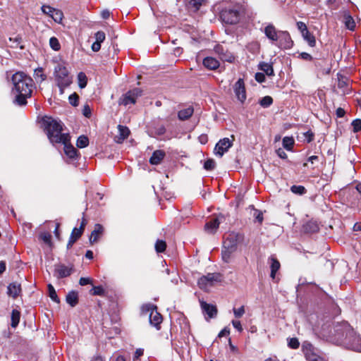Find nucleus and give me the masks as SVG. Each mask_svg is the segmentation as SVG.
<instances>
[{
  "instance_id": "nucleus-1",
  "label": "nucleus",
  "mask_w": 361,
  "mask_h": 361,
  "mask_svg": "<svg viewBox=\"0 0 361 361\" xmlns=\"http://www.w3.org/2000/svg\"><path fill=\"white\" fill-rule=\"evenodd\" d=\"M42 124L47 137L51 144L61 143L64 145V153L71 160H76L79 154L78 150L70 144L69 133H63V123L51 117H44Z\"/></svg>"
},
{
  "instance_id": "nucleus-2",
  "label": "nucleus",
  "mask_w": 361,
  "mask_h": 361,
  "mask_svg": "<svg viewBox=\"0 0 361 361\" xmlns=\"http://www.w3.org/2000/svg\"><path fill=\"white\" fill-rule=\"evenodd\" d=\"M12 92L16 94L14 103L23 106L27 104V99L30 97L34 86L33 80L23 72H16L12 75Z\"/></svg>"
},
{
  "instance_id": "nucleus-3",
  "label": "nucleus",
  "mask_w": 361,
  "mask_h": 361,
  "mask_svg": "<svg viewBox=\"0 0 361 361\" xmlns=\"http://www.w3.org/2000/svg\"><path fill=\"white\" fill-rule=\"evenodd\" d=\"M334 335L336 343L355 351L361 352V338L356 335L346 322L338 324L334 327Z\"/></svg>"
},
{
  "instance_id": "nucleus-4",
  "label": "nucleus",
  "mask_w": 361,
  "mask_h": 361,
  "mask_svg": "<svg viewBox=\"0 0 361 361\" xmlns=\"http://www.w3.org/2000/svg\"><path fill=\"white\" fill-rule=\"evenodd\" d=\"M54 75L61 94L63 93L64 88L71 83L68 71L63 63H59L54 68Z\"/></svg>"
},
{
  "instance_id": "nucleus-5",
  "label": "nucleus",
  "mask_w": 361,
  "mask_h": 361,
  "mask_svg": "<svg viewBox=\"0 0 361 361\" xmlns=\"http://www.w3.org/2000/svg\"><path fill=\"white\" fill-rule=\"evenodd\" d=\"M224 277L220 273H209L200 277L197 284L202 290L208 291L216 283L222 282Z\"/></svg>"
},
{
  "instance_id": "nucleus-6",
  "label": "nucleus",
  "mask_w": 361,
  "mask_h": 361,
  "mask_svg": "<svg viewBox=\"0 0 361 361\" xmlns=\"http://www.w3.org/2000/svg\"><path fill=\"white\" fill-rule=\"evenodd\" d=\"M302 349L307 361H322L325 359V355L308 341L303 342Z\"/></svg>"
},
{
  "instance_id": "nucleus-7",
  "label": "nucleus",
  "mask_w": 361,
  "mask_h": 361,
  "mask_svg": "<svg viewBox=\"0 0 361 361\" xmlns=\"http://www.w3.org/2000/svg\"><path fill=\"white\" fill-rule=\"evenodd\" d=\"M142 311L143 312H149V319L150 324L159 329V325L162 322V317L157 312V306L153 304H145L142 306Z\"/></svg>"
},
{
  "instance_id": "nucleus-8",
  "label": "nucleus",
  "mask_w": 361,
  "mask_h": 361,
  "mask_svg": "<svg viewBox=\"0 0 361 361\" xmlns=\"http://www.w3.org/2000/svg\"><path fill=\"white\" fill-rule=\"evenodd\" d=\"M222 20L228 24H235L239 21L240 12L237 8H226L221 13Z\"/></svg>"
},
{
  "instance_id": "nucleus-9",
  "label": "nucleus",
  "mask_w": 361,
  "mask_h": 361,
  "mask_svg": "<svg viewBox=\"0 0 361 361\" xmlns=\"http://www.w3.org/2000/svg\"><path fill=\"white\" fill-rule=\"evenodd\" d=\"M142 95V90L139 88H135L126 92L121 99V104L125 106L134 104L137 99Z\"/></svg>"
},
{
  "instance_id": "nucleus-10",
  "label": "nucleus",
  "mask_w": 361,
  "mask_h": 361,
  "mask_svg": "<svg viewBox=\"0 0 361 361\" xmlns=\"http://www.w3.org/2000/svg\"><path fill=\"white\" fill-rule=\"evenodd\" d=\"M214 51L223 61L231 63L235 59L233 54L221 44H216L214 48Z\"/></svg>"
},
{
  "instance_id": "nucleus-11",
  "label": "nucleus",
  "mask_w": 361,
  "mask_h": 361,
  "mask_svg": "<svg viewBox=\"0 0 361 361\" xmlns=\"http://www.w3.org/2000/svg\"><path fill=\"white\" fill-rule=\"evenodd\" d=\"M233 90L238 100L243 103L246 99V91L243 79L239 78L233 85Z\"/></svg>"
},
{
  "instance_id": "nucleus-12",
  "label": "nucleus",
  "mask_w": 361,
  "mask_h": 361,
  "mask_svg": "<svg viewBox=\"0 0 361 361\" xmlns=\"http://www.w3.org/2000/svg\"><path fill=\"white\" fill-rule=\"evenodd\" d=\"M232 146V142L228 137L221 139L216 145L214 153L221 157L225 152Z\"/></svg>"
},
{
  "instance_id": "nucleus-13",
  "label": "nucleus",
  "mask_w": 361,
  "mask_h": 361,
  "mask_svg": "<svg viewBox=\"0 0 361 361\" xmlns=\"http://www.w3.org/2000/svg\"><path fill=\"white\" fill-rule=\"evenodd\" d=\"M243 240V236L240 233H231L228 234L224 242V245L225 247H228L230 245L233 246V250H236L238 243Z\"/></svg>"
},
{
  "instance_id": "nucleus-14",
  "label": "nucleus",
  "mask_w": 361,
  "mask_h": 361,
  "mask_svg": "<svg viewBox=\"0 0 361 361\" xmlns=\"http://www.w3.org/2000/svg\"><path fill=\"white\" fill-rule=\"evenodd\" d=\"M279 39L276 44L282 49H290L293 45V42L289 34L287 32L279 31Z\"/></svg>"
},
{
  "instance_id": "nucleus-15",
  "label": "nucleus",
  "mask_w": 361,
  "mask_h": 361,
  "mask_svg": "<svg viewBox=\"0 0 361 361\" xmlns=\"http://www.w3.org/2000/svg\"><path fill=\"white\" fill-rule=\"evenodd\" d=\"M264 34L273 42H277L279 39V31H276L273 25H268L264 28Z\"/></svg>"
},
{
  "instance_id": "nucleus-16",
  "label": "nucleus",
  "mask_w": 361,
  "mask_h": 361,
  "mask_svg": "<svg viewBox=\"0 0 361 361\" xmlns=\"http://www.w3.org/2000/svg\"><path fill=\"white\" fill-rule=\"evenodd\" d=\"M268 263L269 264L271 269L270 277L272 279H274L276 277V272L279 270L281 267L280 262L274 255H271L268 259Z\"/></svg>"
},
{
  "instance_id": "nucleus-17",
  "label": "nucleus",
  "mask_w": 361,
  "mask_h": 361,
  "mask_svg": "<svg viewBox=\"0 0 361 361\" xmlns=\"http://www.w3.org/2000/svg\"><path fill=\"white\" fill-rule=\"evenodd\" d=\"M21 292L20 284L17 282L10 283L7 287V294L13 298H16Z\"/></svg>"
},
{
  "instance_id": "nucleus-18",
  "label": "nucleus",
  "mask_w": 361,
  "mask_h": 361,
  "mask_svg": "<svg viewBox=\"0 0 361 361\" xmlns=\"http://www.w3.org/2000/svg\"><path fill=\"white\" fill-rule=\"evenodd\" d=\"M200 305L203 312L207 314L209 318H213L216 315L217 310L216 306L208 304L204 301H201Z\"/></svg>"
},
{
  "instance_id": "nucleus-19",
  "label": "nucleus",
  "mask_w": 361,
  "mask_h": 361,
  "mask_svg": "<svg viewBox=\"0 0 361 361\" xmlns=\"http://www.w3.org/2000/svg\"><path fill=\"white\" fill-rule=\"evenodd\" d=\"M72 268L64 264H59L55 268V271L59 278H65L71 275Z\"/></svg>"
},
{
  "instance_id": "nucleus-20",
  "label": "nucleus",
  "mask_w": 361,
  "mask_h": 361,
  "mask_svg": "<svg viewBox=\"0 0 361 361\" xmlns=\"http://www.w3.org/2000/svg\"><path fill=\"white\" fill-rule=\"evenodd\" d=\"M220 220L219 217L214 218L206 223L205 231L209 233H214L219 226Z\"/></svg>"
},
{
  "instance_id": "nucleus-21",
  "label": "nucleus",
  "mask_w": 361,
  "mask_h": 361,
  "mask_svg": "<svg viewBox=\"0 0 361 361\" xmlns=\"http://www.w3.org/2000/svg\"><path fill=\"white\" fill-rule=\"evenodd\" d=\"M203 65L209 70H216L219 67V61L214 57L207 56L203 60Z\"/></svg>"
},
{
  "instance_id": "nucleus-22",
  "label": "nucleus",
  "mask_w": 361,
  "mask_h": 361,
  "mask_svg": "<svg viewBox=\"0 0 361 361\" xmlns=\"http://www.w3.org/2000/svg\"><path fill=\"white\" fill-rule=\"evenodd\" d=\"M102 232H103L102 226L99 224H95L94 230L92 231L90 237V243L92 244L94 242H96L99 239V238L100 235L102 233Z\"/></svg>"
},
{
  "instance_id": "nucleus-23",
  "label": "nucleus",
  "mask_w": 361,
  "mask_h": 361,
  "mask_svg": "<svg viewBox=\"0 0 361 361\" xmlns=\"http://www.w3.org/2000/svg\"><path fill=\"white\" fill-rule=\"evenodd\" d=\"M235 250H233V246L230 245L228 247H223L222 251H221V258L222 260L226 263H229L231 259L232 254Z\"/></svg>"
},
{
  "instance_id": "nucleus-24",
  "label": "nucleus",
  "mask_w": 361,
  "mask_h": 361,
  "mask_svg": "<svg viewBox=\"0 0 361 361\" xmlns=\"http://www.w3.org/2000/svg\"><path fill=\"white\" fill-rule=\"evenodd\" d=\"M185 1L187 8L189 10L195 12L200 9L205 0H185Z\"/></svg>"
},
{
  "instance_id": "nucleus-25",
  "label": "nucleus",
  "mask_w": 361,
  "mask_h": 361,
  "mask_svg": "<svg viewBox=\"0 0 361 361\" xmlns=\"http://www.w3.org/2000/svg\"><path fill=\"white\" fill-rule=\"evenodd\" d=\"M118 135L116 136L117 142H122L125 139H126L129 134L130 130L126 126H123L121 125L118 126Z\"/></svg>"
},
{
  "instance_id": "nucleus-26",
  "label": "nucleus",
  "mask_w": 361,
  "mask_h": 361,
  "mask_svg": "<svg viewBox=\"0 0 361 361\" xmlns=\"http://www.w3.org/2000/svg\"><path fill=\"white\" fill-rule=\"evenodd\" d=\"M165 156L164 152L161 150H156L153 152L150 157L149 162L153 165L159 164Z\"/></svg>"
},
{
  "instance_id": "nucleus-27",
  "label": "nucleus",
  "mask_w": 361,
  "mask_h": 361,
  "mask_svg": "<svg viewBox=\"0 0 361 361\" xmlns=\"http://www.w3.org/2000/svg\"><path fill=\"white\" fill-rule=\"evenodd\" d=\"M194 109L192 106H188L186 109H182L178 111V117L181 121H185L188 119L193 114Z\"/></svg>"
},
{
  "instance_id": "nucleus-28",
  "label": "nucleus",
  "mask_w": 361,
  "mask_h": 361,
  "mask_svg": "<svg viewBox=\"0 0 361 361\" xmlns=\"http://www.w3.org/2000/svg\"><path fill=\"white\" fill-rule=\"evenodd\" d=\"M66 302L71 307H75L78 302V294L76 291L69 292L66 298Z\"/></svg>"
},
{
  "instance_id": "nucleus-29",
  "label": "nucleus",
  "mask_w": 361,
  "mask_h": 361,
  "mask_svg": "<svg viewBox=\"0 0 361 361\" xmlns=\"http://www.w3.org/2000/svg\"><path fill=\"white\" fill-rule=\"evenodd\" d=\"M259 68L266 73L268 76H272L274 75V68L271 63L266 62H261L259 64Z\"/></svg>"
},
{
  "instance_id": "nucleus-30",
  "label": "nucleus",
  "mask_w": 361,
  "mask_h": 361,
  "mask_svg": "<svg viewBox=\"0 0 361 361\" xmlns=\"http://www.w3.org/2000/svg\"><path fill=\"white\" fill-rule=\"evenodd\" d=\"M344 23L345 27L350 30H353L355 27V23L353 17L348 13L344 15Z\"/></svg>"
},
{
  "instance_id": "nucleus-31",
  "label": "nucleus",
  "mask_w": 361,
  "mask_h": 361,
  "mask_svg": "<svg viewBox=\"0 0 361 361\" xmlns=\"http://www.w3.org/2000/svg\"><path fill=\"white\" fill-rule=\"evenodd\" d=\"M20 318V312L17 310H13L11 313V326L16 328L19 322Z\"/></svg>"
},
{
  "instance_id": "nucleus-32",
  "label": "nucleus",
  "mask_w": 361,
  "mask_h": 361,
  "mask_svg": "<svg viewBox=\"0 0 361 361\" xmlns=\"http://www.w3.org/2000/svg\"><path fill=\"white\" fill-rule=\"evenodd\" d=\"M338 88H346V90H343V94H348L349 90L348 88V79L342 75H338Z\"/></svg>"
},
{
  "instance_id": "nucleus-33",
  "label": "nucleus",
  "mask_w": 361,
  "mask_h": 361,
  "mask_svg": "<svg viewBox=\"0 0 361 361\" xmlns=\"http://www.w3.org/2000/svg\"><path fill=\"white\" fill-rule=\"evenodd\" d=\"M303 39L308 43V44L313 47L315 46L316 40L314 36L311 34L308 30L307 34H302Z\"/></svg>"
},
{
  "instance_id": "nucleus-34",
  "label": "nucleus",
  "mask_w": 361,
  "mask_h": 361,
  "mask_svg": "<svg viewBox=\"0 0 361 361\" xmlns=\"http://www.w3.org/2000/svg\"><path fill=\"white\" fill-rule=\"evenodd\" d=\"M89 144V139L85 135H80L76 142V145L79 148L86 147Z\"/></svg>"
},
{
  "instance_id": "nucleus-35",
  "label": "nucleus",
  "mask_w": 361,
  "mask_h": 361,
  "mask_svg": "<svg viewBox=\"0 0 361 361\" xmlns=\"http://www.w3.org/2000/svg\"><path fill=\"white\" fill-rule=\"evenodd\" d=\"M304 229L306 232L314 233L318 231L319 227L316 223L310 221L304 226Z\"/></svg>"
},
{
  "instance_id": "nucleus-36",
  "label": "nucleus",
  "mask_w": 361,
  "mask_h": 361,
  "mask_svg": "<svg viewBox=\"0 0 361 361\" xmlns=\"http://www.w3.org/2000/svg\"><path fill=\"white\" fill-rule=\"evenodd\" d=\"M48 290L50 298L56 303H59V298H58L56 292L51 284L48 285Z\"/></svg>"
},
{
  "instance_id": "nucleus-37",
  "label": "nucleus",
  "mask_w": 361,
  "mask_h": 361,
  "mask_svg": "<svg viewBox=\"0 0 361 361\" xmlns=\"http://www.w3.org/2000/svg\"><path fill=\"white\" fill-rule=\"evenodd\" d=\"M78 85L80 88H84L86 87L87 79L86 75L84 73L80 72L78 73Z\"/></svg>"
},
{
  "instance_id": "nucleus-38",
  "label": "nucleus",
  "mask_w": 361,
  "mask_h": 361,
  "mask_svg": "<svg viewBox=\"0 0 361 361\" xmlns=\"http://www.w3.org/2000/svg\"><path fill=\"white\" fill-rule=\"evenodd\" d=\"M49 45L54 51H59L61 49L60 43L58 39L55 37H52L49 39Z\"/></svg>"
},
{
  "instance_id": "nucleus-39",
  "label": "nucleus",
  "mask_w": 361,
  "mask_h": 361,
  "mask_svg": "<svg viewBox=\"0 0 361 361\" xmlns=\"http://www.w3.org/2000/svg\"><path fill=\"white\" fill-rule=\"evenodd\" d=\"M166 247V244L164 240H157L155 243V250L157 252H163Z\"/></svg>"
},
{
  "instance_id": "nucleus-40",
  "label": "nucleus",
  "mask_w": 361,
  "mask_h": 361,
  "mask_svg": "<svg viewBox=\"0 0 361 361\" xmlns=\"http://www.w3.org/2000/svg\"><path fill=\"white\" fill-rule=\"evenodd\" d=\"M290 190L293 193L300 195L306 192V189L302 185H293L290 188Z\"/></svg>"
},
{
  "instance_id": "nucleus-41",
  "label": "nucleus",
  "mask_w": 361,
  "mask_h": 361,
  "mask_svg": "<svg viewBox=\"0 0 361 361\" xmlns=\"http://www.w3.org/2000/svg\"><path fill=\"white\" fill-rule=\"evenodd\" d=\"M294 145V140L290 137H285L283 139V146L286 149H290Z\"/></svg>"
},
{
  "instance_id": "nucleus-42",
  "label": "nucleus",
  "mask_w": 361,
  "mask_h": 361,
  "mask_svg": "<svg viewBox=\"0 0 361 361\" xmlns=\"http://www.w3.org/2000/svg\"><path fill=\"white\" fill-rule=\"evenodd\" d=\"M56 23H60L63 20V13L57 9L51 14V17Z\"/></svg>"
},
{
  "instance_id": "nucleus-43",
  "label": "nucleus",
  "mask_w": 361,
  "mask_h": 361,
  "mask_svg": "<svg viewBox=\"0 0 361 361\" xmlns=\"http://www.w3.org/2000/svg\"><path fill=\"white\" fill-rule=\"evenodd\" d=\"M273 103V99L270 96L264 97L259 102L260 105L267 108L269 107Z\"/></svg>"
},
{
  "instance_id": "nucleus-44",
  "label": "nucleus",
  "mask_w": 361,
  "mask_h": 361,
  "mask_svg": "<svg viewBox=\"0 0 361 361\" xmlns=\"http://www.w3.org/2000/svg\"><path fill=\"white\" fill-rule=\"evenodd\" d=\"M288 345L290 348L297 349L300 346V342L296 338H290L288 339Z\"/></svg>"
},
{
  "instance_id": "nucleus-45",
  "label": "nucleus",
  "mask_w": 361,
  "mask_h": 361,
  "mask_svg": "<svg viewBox=\"0 0 361 361\" xmlns=\"http://www.w3.org/2000/svg\"><path fill=\"white\" fill-rule=\"evenodd\" d=\"M252 210H253V216L255 217V220L258 221L259 223H262L263 221V214L262 212H260L258 209H255L252 206Z\"/></svg>"
},
{
  "instance_id": "nucleus-46",
  "label": "nucleus",
  "mask_w": 361,
  "mask_h": 361,
  "mask_svg": "<svg viewBox=\"0 0 361 361\" xmlns=\"http://www.w3.org/2000/svg\"><path fill=\"white\" fill-rule=\"evenodd\" d=\"M95 42L101 44L105 39L106 35L103 31H98L94 35Z\"/></svg>"
},
{
  "instance_id": "nucleus-47",
  "label": "nucleus",
  "mask_w": 361,
  "mask_h": 361,
  "mask_svg": "<svg viewBox=\"0 0 361 361\" xmlns=\"http://www.w3.org/2000/svg\"><path fill=\"white\" fill-rule=\"evenodd\" d=\"M78 95L76 93H73L68 97L69 103L73 106H77L78 105Z\"/></svg>"
},
{
  "instance_id": "nucleus-48",
  "label": "nucleus",
  "mask_w": 361,
  "mask_h": 361,
  "mask_svg": "<svg viewBox=\"0 0 361 361\" xmlns=\"http://www.w3.org/2000/svg\"><path fill=\"white\" fill-rule=\"evenodd\" d=\"M215 161L213 159H207L204 164V169L212 171L215 168Z\"/></svg>"
},
{
  "instance_id": "nucleus-49",
  "label": "nucleus",
  "mask_w": 361,
  "mask_h": 361,
  "mask_svg": "<svg viewBox=\"0 0 361 361\" xmlns=\"http://www.w3.org/2000/svg\"><path fill=\"white\" fill-rule=\"evenodd\" d=\"M40 239L45 243L49 245L51 243V235L48 232H44L40 234Z\"/></svg>"
},
{
  "instance_id": "nucleus-50",
  "label": "nucleus",
  "mask_w": 361,
  "mask_h": 361,
  "mask_svg": "<svg viewBox=\"0 0 361 361\" xmlns=\"http://www.w3.org/2000/svg\"><path fill=\"white\" fill-rule=\"evenodd\" d=\"M91 293L93 295H102L104 293V290L102 286H94L91 290Z\"/></svg>"
},
{
  "instance_id": "nucleus-51",
  "label": "nucleus",
  "mask_w": 361,
  "mask_h": 361,
  "mask_svg": "<svg viewBox=\"0 0 361 361\" xmlns=\"http://www.w3.org/2000/svg\"><path fill=\"white\" fill-rule=\"evenodd\" d=\"M352 126L353 127V132L357 133L361 130V119L357 118L353 120Z\"/></svg>"
},
{
  "instance_id": "nucleus-52",
  "label": "nucleus",
  "mask_w": 361,
  "mask_h": 361,
  "mask_svg": "<svg viewBox=\"0 0 361 361\" xmlns=\"http://www.w3.org/2000/svg\"><path fill=\"white\" fill-rule=\"evenodd\" d=\"M54 11H55V8H54L49 6L43 5L42 6V11L50 17H51V14L54 12Z\"/></svg>"
},
{
  "instance_id": "nucleus-53",
  "label": "nucleus",
  "mask_w": 361,
  "mask_h": 361,
  "mask_svg": "<svg viewBox=\"0 0 361 361\" xmlns=\"http://www.w3.org/2000/svg\"><path fill=\"white\" fill-rule=\"evenodd\" d=\"M297 27L300 31L301 34H307L308 30L305 23L301 21L298 22Z\"/></svg>"
},
{
  "instance_id": "nucleus-54",
  "label": "nucleus",
  "mask_w": 361,
  "mask_h": 361,
  "mask_svg": "<svg viewBox=\"0 0 361 361\" xmlns=\"http://www.w3.org/2000/svg\"><path fill=\"white\" fill-rule=\"evenodd\" d=\"M233 313L235 317L240 318L241 317L244 313H245V308L244 306H241L240 307L235 309H233Z\"/></svg>"
},
{
  "instance_id": "nucleus-55",
  "label": "nucleus",
  "mask_w": 361,
  "mask_h": 361,
  "mask_svg": "<svg viewBox=\"0 0 361 361\" xmlns=\"http://www.w3.org/2000/svg\"><path fill=\"white\" fill-rule=\"evenodd\" d=\"M82 233V232L81 231V229L74 228L72 231L71 236L78 239L81 236Z\"/></svg>"
},
{
  "instance_id": "nucleus-56",
  "label": "nucleus",
  "mask_w": 361,
  "mask_h": 361,
  "mask_svg": "<svg viewBox=\"0 0 361 361\" xmlns=\"http://www.w3.org/2000/svg\"><path fill=\"white\" fill-rule=\"evenodd\" d=\"M92 282L90 278L81 277L79 280V284L80 286H85L87 284H91Z\"/></svg>"
},
{
  "instance_id": "nucleus-57",
  "label": "nucleus",
  "mask_w": 361,
  "mask_h": 361,
  "mask_svg": "<svg viewBox=\"0 0 361 361\" xmlns=\"http://www.w3.org/2000/svg\"><path fill=\"white\" fill-rule=\"evenodd\" d=\"M255 78L258 82H263L265 81V75L263 73H257Z\"/></svg>"
},
{
  "instance_id": "nucleus-58",
  "label": "nucleus",
  "mask_w": 361,
  "mask_h": 361,
  "mask_svg": "<svg viewBox=\"0 0 361 361\" xmlns=\"http://www.w3.org/2000/svg\"><path fill=\"white\" fill-rule=\"evenodd\" d=\"M304 136L307 140V142H310L313 140L314 133L312 131L308 130L304 133Z\"/></svg>"
},
{
  "instance_id": "nucleus-59",
  "label": "nucleus",
  "mask_w": 361,
  "mask_h": 361,
  "mask_svg": "<svg viewBox=\"0 0 361 361\" xmlns=\"http://www.w3.org/2000/svg\"><path fill=\"white\" fill-rule=\"evenodd\" d=\"M232 324L233 326V327L235 329H236L238 331H243V328H242V325H241V323L240 321L238 320H233L232 321Z\"/></svg>"
},
{
  "instance_id": "nucleus-60",
  "label": "nucleus",
  "mask_w": 361,
  "mask_h": 361,
  "mask_svg": "<svg viewBox=\"0 0 361 361\" xmlns=\"http://www.w3.org/2000/svg\"><path fill=\"white\" fill-rule=\"evenodd\" d=\"M82 114L87 118H89L91 116V109L88 105L84 106Z\"/></svg>"
},
{
  "instance_id": "nucleus-61",
  "label": "nucleus",
  "mask_w": 361,
  "mask_h": 361,
  "mask_svg": "<svg viewBox=\"0 0 361 361\" xmlns=\"http://www.w3.org/2000/svg\"><path fill=\"white\" fill-rule=\"evenodd\" d=\"M144 350L142 348H138L136 350L134 354L133 360H137L140 358L141 355H143Z\"/></svg>"
},
{
  "instance_id": "nucleus-62",
  "label": "nucleus",
  "mask_w": 361,
  "mask_h": 361,
  "mask_svg": "<svg viewBox=\"0 0 361 361\" xmlns=\"http://www.w3.org/2000/svg\"><path fill=\"white\" fill-rule=\"evenodd\" d=\"M276 154L281 159H285L287 158L286 153L284 152L283 149H282L281 148H279V149L276 150Z\"/></svg>"
},
{
  "instance_id": "nucleus-63",
  "label": "nucleus",
  "mask_w": 361,
  "mask_h": 361,
  "mask_svg": "<svg viewBox=\"0 0 361 361\" xmlns=\"http://www.w3.org/2000/svg\"><path fill=\"white\" fill-rule=\"evenodd\" d=\"M229 333H230V331L227 328H224V329H222L219 333V337H224V336H228L229 335Z\"/></svg>"
},
{
  "instance_id": "nucleus-64",
  "label": "nucleus",
  "mask_w": 361,
  "mask_h": 361,
  "mask_svg": "<svg viewBox=\"0 0 361 361\" xmlns=\"http://www.w3.org/2000/svg\"><path fill=\"white\" fill-rule=\"evenodd\" d=\"M101 49V44L94 42L92 45V50L94 52L99 51Z\"/></svg>"
}]
</instances>
